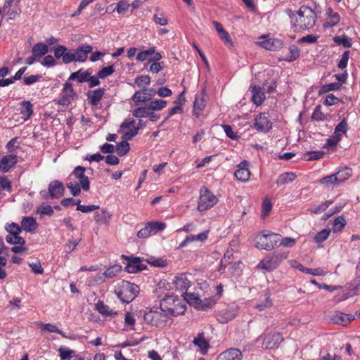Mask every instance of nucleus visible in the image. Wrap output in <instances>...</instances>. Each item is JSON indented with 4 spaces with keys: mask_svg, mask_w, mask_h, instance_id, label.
<instances>
[{
    "mask_svg": "<svg viewBox=\"0 0 360 360\" xmlns=\"http://www.w3.org/2000/svg\"><path fill=\"white\" fill-rule=\"evenodd\" d=\"M139 292L137 285L133 284L127 281H122L119 286L115 290L117 297L123 303H129L134 300Z\"/></svg>",
    "mask_w": 360,
    "mask_h": 360,
    "instance_id": "7ed1b4c3",
    "label": "nucleus"
},
{
    "mask_svg": "<svg viewBox=\"0 0 360 360\" xmlns=\"http://www.w3.org/2000/svg\"><path fill=\"white\" fill-rule=\"evenodd\" d=\"M347 130V122L345 119H343L335 129V136L338 139H341L342 135L346 134Z\"/></svg>",
    "mask_w": 360,
    "mask_h": 360,
    "instance_id": "58836bf2",
    "label": "nucleus"
},
{
    "mask_svg": "<svg viewBox=\"0 0 360 360\" xmlns=\"http://www.w3.org/2000/svg\"><path fill=\"white\" fill-rule=\"evenodd\" d=\"M76 96L72 84L70 82H65L62 90V96L58 99V103L61 105H69Z\"/></svg>",
    "mask_w": 360,
    "mask_h": 360,
    "instance_id": "9d476101",
    "label": "nucleus"
},
{
    "mask_svg": "<svg viewBox=\"0 0 360 360\" xmlns=\"http://www.w3.org/2000/svg\"><path fill=\"white\" fill-rule=\"evenodd\" d=\"M54 53V57L56 59L62 58L63 57L65 51H67V47L63 45H57L52 49Z\"/></svg>",
    "mask_w": 360,
    "mask_h": 360,
    "instance_id": "052dcab7",
    "label": "nucleus"
},
{
    "mask_svg": "<svg viewBox=\"0 0 360 360\" xmlns=\"http://www.w3.org/2000/svg\"><path fill=\"white\" fill-rule=\"evenodd\" d=\"M67 187L73 196H77L80 194L82 187L79 184L69 182L67 184Z\"/></svg>",
    "mask_w": 360,
    "mask_h": 360,
    "instance_id": "4d7b16f0",
    "label": "nucleus"
},
{
    "mask_svg": "<svg viewBox=\"0 0 360 360\" xmlns=\"http://www.w3.org/2000/svg\"><path fill=\"white\" fill-rule=\"evenodd\" d=\"M86 168L82 166L76 167L72 174L79 181V184L84 191H89L90 189V182L89 178L85 175Z\"/></svg>",
    "mask_w": 360,
    "mask_h": 360,
    "instance_id": "f8f14e48",
    "label": "nucleus"
},
{
    "mask_svg": "<svg viewBox=\"0 0 360 360\" xmlns=\"http://www.w3.org/2000/svg\"><path fill=\"white\" fill-rule=\"evenodd\" d=\"M93 47L89 44H82L76 49H74V55L76 58V61L84 62L88 56V54L91 53Z\"/></svg>",
    "mask_w": 360,
    "mask_h": 360,
    "instance_id": "a211bd4d",
    "label": "nucleus"
},
{
    "mask_svg": "<svg viewBox=\"0 0 360 360\" xmlns=\"http://www.w3.org/2000/svg\"><path fill=\"white\" fill-rule=\"evenodd\" d=\"M279 235L274 233H264L257 237V247L266 250H272L276 245Z\"/></svg>",
    "mask_w": 360,
    "mask_h": 360,
    "instance_id": "0eeeda50",
    "label": "nucleus"
},
{
    "mask_svg": "<svg viewBox=\"0 0 360 360\" xmlns=\"http://www.w3.org/2000/svg\"><path fill=\"white\" fill-rule=\"evenodd\" d=\"M49 195L51 199H58L64 195L65 187L58 180L51 181L49 186Z\"/></svg>",
    "mask_w": 360,
    "mask_h": 360,
    "instance_id": "ddd939ff",
    "label": "nucleus"
},
{
    "mask_svg": "<svg viewBox=\"0 0 360 360\" xmlns=\"http://www.w3.org/2000/svg\"><path fill=\"white\" fill-rule=\"evenodd\" d=\"M345 225H346V220H345L344 216L343 215L338 216L336 218H335V219L333 221L332 230L334 232H340L344 229Z\"/></svg>",
    "mask_w": 360,
    "mask_h": 360,
    "instance_id": "e433bc0d",
    "label": "nucleus"
},
{
    "mask_svg": "<svg viewBox=\"0 0 360 360\" xmlns=\"http://www.w3.org/2000/svg\"><path fill=\"white\" fill-rule=\"evenodd\" d=\"M129 144L126 141L120 142L116 146V152L119 156L126 155L129 152Z\"/></svg>",
    "mask_w": 360,
    "mask_h": 360,
    "instance_id": "09e8293b",
    "label": "nucleus"
},
{
    "mask_svg": "<svg viewBox=\"0 0 360 360\" xmlns=\"http://www.w3.org/2000/svg\"><path fill=\"white\" fill-rule=\"evenodd\" d=\"M319 184L324 185L327 188H333L335 186H338L337 179L333 174L326 176L319 180Z\"/></svg>",
    "mask_w": 360,
    "mask_h": 360,
    "instance_id": "c9c22d12",
    "label": "nucleus"
},
{
    "mask_svg": "<svg viewBox=\"0 0 360 360\" xmlns=\"http://www.w3.org/2000/svg\"><path fill=\"white\" fill-rule=\"evenodd\" d=\"M299 269L304 273L314 276H322L324 274V271L321 268L309 269L301 265Z\"/></svg>",
    "mask_w": 360,
    "mask_h": 360,
    "instance_id": "5fc2aeb1",
    "label": "nucleus"
},
{
    "mask_svg": "<svg viewBox=\"0 0 360 360\" xmlns=\"http://www.w3.org/2000/svg\"><path fill=\"white\" fill-rule=\"evenodd\" d=\"M248 162L246 160H243L241 162L238 166V169L234 173L236 178L243 182H245L249 180L250 177V172L248 168Z\"/></svg>",
    "mask_w": 360,
    "mask_h": 360,
    "instance_id": "f3484780",
    "label": "nucleus"
},
{
    "mask_svg": "<svg viewBox=\"0 0 360 360\" xmlns=\"http://www.w3.org/2000/svg\"><path fill=\"white\" fill-rule=\"evenodd\" d=\"M62 60L64 64H68L73 61L76 62V58L74 55V49L68 50L67 49V51H65Z\"/></svg>",
    "mask_w": 360,
    "mask_h": 360,
    "instance_id": "6e6d98bb",
    "label": "nucleus"
},
{
    "mask_svg": "<svg viewBox=\"0 0 360 360\" xmlns=\"http://www.w3.org/2000/svg\"><path fill=\"white\" fill-rule=\"evenodd\" d=\"M148 105L151 110H160L165 108L167 101L162 99H155L151 101Z\"/></svg>",
    "mask_w": 360,
    "mask_h": 360,
    "instance_id": "49530a36",
    "label": "nucleus"
},
{
    "mask_svg": "<svg viewBox=\"0 0 360 360\" xmlns=\"http://www.w3.org/2000/svg\"><path fill=\"white\" fill-rule=\"evenodd\" d=\"M330 229H324L319 231L314 238V242L321 243L326 240L330 233Z\"/></svg>",
    "mask_w": 360,
    "mask_h": 360,
    "instance_id": "37998d69",
    "label": "nucleus"
},
{
    "mask_svg": "<svg viewBox=\"0 0 360 360\" xmlns=\"http://www.w3.org/2000/svg\"><path fill=\"white\" fill-rule=\"evenodd\" d=\"M112 216V213L111 212L108 211L106 208H103L101 212H96L94 213V218L96 224L108 226L110 224Z\"/></svg>",
    "mask_w": 360,
    "mask_h": 360,
    "instance_id": "aec40b11",
    "label": "nucleus"
},
{
    "mask_svg": "<svg viewBox=\"0 0 360 360\" xmlns=\"http://www.w3.org/2000/svg\"><path fill=\"white\" fill-rule=\"evenodd\" d=\"M287 257L288 255L285 252H275L262 259L257 265V267L271 271L276 269Z\"/></svg>",
    "mask_w": 360,
    "mask_h": 360,
    "instance_id": "39448f33",
    "label": "nucleus"
},
{
    "mask_svg": "<svg viewBox=\"0 0 360 360\" xmlns=\"http://www.w3.org/2000/svg\"><path fill=\"white\" fill-rule=\"evenodd\" d=\"M311 118L316 121H323L326 119L325 115L321 111V107L318 105L314 110Z\"/></svg>",
    "mask_w": 360,
    "mask_h": 360,
    "instance_id": "bf43d9fd",
    "label": "nucleus"
},
{
    "mask_svg": "<svg viewBox=\"0 0 360 360\" xmlns=\"http://www.w3.org/2000/svg\"><path fill=\"white\" fill-rule=\"evenodd\" d=\"M297 177V175L292 172H285L281 174L276 181L278 186H282L292 182Z\"/></svg>",
    "mask_w": 360,
    "mask_h": 360,
    "instance_id": "72a5a7b5",
    "label": "nucleus"
},
{
    "mask_svg": "<svg viewBox=\"0 0 360 360\" xmlns=\"http://www.w3.org/2000/svg\"><path fill=\"white\" fill-rule=\"evenodd\" d=\"M261 46L269 51H277L282 48L283 41L279 39L271 38L259 42Z\"/></svg>",
    "mask_w": 360,
    "mask_h": 360,
    "instance_id": "5701e85b",
    "label": "nucleus"
},
{
    "mask_svg": "<svg viewBox=\"0 0 360 360\" xmlns=\"http://www.w3.org/2000/svg\"><path fill=\"white\" fill-rule=\"evenodd\" d=\"M300 49L296 45H291L289 47V53L283 59L288 62H292L300 56Z\"/></svg>",
    "mask_w": 360,
    "mask_h": 360,
    "instance_id": "4c0bfd02",
    "label": "nucleus"
},
{
    "mask_svg": "<svg viewBox=\"0 0 360 360\" xmlns=\"http://www.w3.org/2000/svg\"><path fill=\"white\" fill-rule=\"evenodd\" d=\"M115 72L114 65L102 68L98 72V77L100 79H105L109 75H111Z\"/></svg>",
    "mask_w": 360,
    "mask_h": 360,
    "instance_id": "603ef678",
    "label": "nucleus"
},
{
    "mask_svg": "<svg viewBox=\"0 0 360 360\" xmlns=\"http://www.w3.org/2000/svg\"><path fill=\"white\" fill-rule=\"evenodd\" d=\"M41 328L42 330H46L51 333H56L64 336L63 331L51 323H41Z\"/></svg>",
    "mask_w": 360,
    "mask_h": 360,
    "instance_id": "13d9d810",
    "label": "nucleus"
},
{
    "mask_svg": "<svg viewBox=\"0 0 360 360\" xmlns=\"http://www.w3.org/2000/svg\"><path fill=\"white\" fill-rule=\"evenodd\" d=\"M105 91V89L104 88H99L94 91H89L86 94L89 103L92 106H97L102 99Z\"/></svg>",
    "mask_w": 360,
    "mask_h": 360,
    "instance_id": "4be33fe9",
    "label": "nucleus"
},
{
    "mask_svg": "<svg viewBox=\"0 0 360 360\" xmlns=\"http://www.w3.org/2000/svg\"><path fill=\"white\" fill-rule=\"evenodd\" d=\"M1 190H6L7 191H11L12 190L11 183L6 176H0V191Z\"/></svg>",
    "mask_w": 360,
    "mask_h": 360,
    "instance_id": "680f3d73",
    "label": "nucleus"
},
{
    "mask_svg": "<svg viewBox=\"0 0 360 360\" xmlns=\"http://www.w3.org/2000/svg\"><path fill=\"white\" fill-rule=\"evenodd\" d=\"M341 87V84L340 83H337V82H333V83H330L328 84H325V85H323L319 91V95H322V94H326L330 91H336V90H339Z\"/></svg>",
    "mask_w": 360,
    "mask_h": 360,
    "instance_id": "a19ab883",
    "label": "nucleus"
},
{
    "mask_svg": "<svg viewBox=\"0 0 360 360\" xmlns=\"http://www.w3.org/2000/svg\"><path fill=\"white\" fill-rule=\"evenodd\" d=\"M254 127L257 131L267 133L272 128V123L265 115V113H259L255 119Z\"/></svg>",
    "mask_w": 360,
    "mask_h": 360,
    "instance_id": "9b49d317",
    "label": "nucleus"
},
{
    "mask_svg": "<svg viewBox=\"0 0 360 360\" xmlns=\"http://www.w3.org/2000/svg\"><path fill=\"white\" fill-rule=\"evenodd\" d=\"M317 15L315 11L307 6H300L297 12L295 20L292 26L299 30H308L314 27L316 21Z\"/></svg>",
    "mask_w": 360,
    "mask_h": 360,
    "instance_id": "f257e3e1",
    "label": "nucleus"
},
{
    "mask_svg": "<svg viewBox=\"0 0 360 360\" xmlns=\"http://www.w3.org/2000/svg\"><path fill=\"white\" fill-rule=\"evenodd\" d=\"M155 52V46L150 47L148 50L141 51L136 56V60L139 61H144L148 58L149 56H152Z\"/></svg>",
    "mask_w": 360,
    "mask_h": 360,
    "instance_id": "864d4df0",
    "label": "nucleus"
},
{
    "mask_svg": "<svg viewBox=\"0 0 360 360\" xmlns=\"http://www.w3.org/2000/svg\"><path fill=\"white\" fill-rule=\"evenodd\" d=\"M89 76V72L88 71H83L82 69H80L75 72H72L68 80L70 81H77L78 83H84L87 81V77Z\"/></svg>",
    "mask_w": 360,
    "mask_h": 360,
    "instance_id": "c756f323",
    "label": "nucleus"
},
{
    "mask_svg": "<svg viewBox=\"0 0 360 360\" xmlns=\"http://www.w3.org/2000/svg\"><path fill=\"white\" fill-rule=\"evenodd\" d=\"M49 52L48 46L43 43L39 42L35 44L32 48V53L38 59L45 56Z\"/></svg>",
    "mask_w": 360,
    "mask_h": 360,
    "instance_id": "c85d7f7f",
    "label": "nucleus"
},
{
    "mask_svg": "<svg viewBox=\"0 0 360 360\" xmlns=\"http://www.w3.org/2000/svg\"><path fill=\"white\" fill-rule=\"evenodd\" d=\"M218 202V198L207 188L202 187L200 190V197L198 202V210L200 212L206 211L213 207Z\"/></svg>",
    "mask_w": 360,
    "mask_h": 360,
    "instance_id": "423d86ee",
    "label": "nucleus"
},
{
    "mask_svg": "<svg viewBox=\"0 0 360 360\" xmlns=\"http://www.w3.org/2000/svg\"><path fill=\"white\" fill-rule=\"evenodd\" d=\"M333 200H326V202L316 207L314 210H311V212L315 214H320L325 211L330 205L333 204Z\"/></svg>",
    "mask_w": 360,
    "mask_h": 360,
    "instance_id": "e2e57ef3",
    "label": "nucleus"
},
{
    "mask_svg": "<svg viewBox=\"0 0 360 360\" xmlns=\"http://www.w3.org/2000/svg\"><path fill=\"white\" fill-rule=\"evenodd\" d=\"M242 352L236 348H231L221 353L217 360H241Z\"/></svg>",
    "mask_w": 360,
    "mask_h": 360,
    "instance_id": "412c9836",
    "label": "nucleus"
},
{
    "mask_svg": "<svg viewBox=\"0 0 360 360\" xmlns=\"http://www.w3.org/2000/svg\"><path fill=\"white\" fill-rule=\"evenodd\" d=\"M150 110H151L149 109L148 105L147 104L144 107L136 108L134 110H133L132 115L138 118L148 117V116L150 115Z\"/></svg>",
    "mask_w": 360,
    "mask_h": 360,
    "instance_id": "a18cd8bd",
    "label": "nucleus"
},
{
    "mask_svg": "<svg viewBox=\"0 0 360 360\" xmlns=\"http://www.w3.org/2000/svg\"><path fill=\"white\" fill-rule=\"evenodd\" d=\"M272 209V204L268 198H265L262 204V218H266Z\"/></svg>",
    "mask_w": 360,
    "mask_h": 360,
    "instance_id": "de8ad7c7",
    "label": "nucleus"
},
{
    "mask_svg": "<svg viewBox=\"0 0 360 360\" xmlns=\"http://www.w3.org/2000/svg\"><path fill=\"white\" fill-rule=\"evenodd\" d=\"M174 283L176 289L181 291L186 290L191 285L190 281L187 278L186 276L183 274L175 278Z\"/></svg>",
    "mask_w": 360,
    "mask_h": 360,
    "instance_id": "cd10ccee",
    "label": "nucleus"
},
{
    "mask_svg": "<svg viewBox=\"0 0 360 360\" xmlns=\"http://www.w3.org/2000/svg\"><path fill=\"white\" fill-rule=\"evenodd\" d=\"M130 4L127 0L120 1L113 11H116L119 14H124L129 9Z\"/></svg>",
    "mask_w": 360,
    "mask_h": 360,
    "instance_id": "8fccbe9b",
    "label": "nucleus"
},
{
    "mask_svg": "<svg viewBox=\"0 0 360 360\" xmlns=\"http://www.w3.org/2000/svg\"><path fill=\"white\" fill-rule=\"evenodd\" d=\"M205 103L203 98H198L196 97L195 101L193 104V114L196 117H199L201 112L205 109Z\"/></svg>",
    "mask_w": 360,
    "mask_h": 360,
    "instance_id": "ea45409f",
    "label": "nucleus"
},
{
    "mask_svg": "<svg viewBox=\"0 0 360 360\" xmlns=\"http://www.w3.org/2000/svg\"><path fill=\"white\" fill-rule=\"evenodd\" d=\"M153 20L160 25H166L168 23L167 18L163 13H155L153 15Z\"/></svg>",
    "mask_w": 360,
    "mask_h": 360,
    "instance_id": "338daca9",
    "label": "nucleus"
},
{
    "mask_svg": "<svg viewBox=\"0 0 360 360\" xmlns=\"http://www.w3.org/2000/svg\"><path fill=\"white\" fill-rule=\"evenodd\" d=\"M283 341V338L280 333H271L263 338L262 346L268 349H272L278 347Z\"/></svg>",
    "mask_w": 360,
    "mask_h": 360,
    "instance_id": "1a4fd4ad",
    "label": "nucleus"
},
{
    "mask_svg": "<svg viewBox=\"0 0 360 360\" xmlns=\"http://www.w3.org/2000/svg\"><path fill=\"white\" fill-rule=\"evenodd\" d=\"M21 229L29 233H33L37 228L36 219L32 217H25L21 221Z\"/></svg>",
    "mask_w": 360,
    "mask_h": 360,
    "instance_id": "bb28decb",
    "label": "nucleus"
},
{
    "mask_svg": "<svg viewBox=\"0 0 360 360\" xmlns=\"http://www.w3.org/2000/svg\"><path fill=\"white\" fill-rule=\"evenodd\" d=\"M59 353L62 360H72L71 358L74 359L77 356L75 354V351L65 347H60Z\"/></svg>",
    "mask_w": 360,
    "mask_h": 360,
    "instance_id": "79ce46f5",
    "label": "nucleus"
},
{
    "mask_svg": "<svg viewBox=\"0 0 360 360\" xmlns=\"http://www.w3.org/2000/svg\"><path fill=\"white\" fill-rule=\"evenodd\" d=\"M252 101L257 106L262 105L265 100V94L258 85L252 86Z\"/></svg>",
    "mask_w": 360,
    "mask_h": 360,
    "instance_id": "b1692460",
    "label": "nucleus"
},
{
    "mask_svg": "<svg viewBox=\"0 0 360 360\" xmlns=\"http://www.w3.org/2000/svg\"><path fill=\"white\" fill-rule=\"evenodd\" d=\"M326 16L327 17V20L323 24L325 28L333 27L337 25L340 21V17L338 13L334 11L330 7L326 10Z\"/></svg>",
    "mask_w": 360,
    "mask_h": 360,
    "instance_id": "6ab92c4d",
    "label": "nucleus"
},
{
    "mask_svg": "<svg viewBox=\"0 0 360 360\" xmlns=\"http://www.w3.org/2000/svg\"><path fill=\"white\" fill-rule=\"evenodd\" d=\"M140 314H143L144 321L151 325L156 327L165 326L169 317L165 313L156 309H150L147 311H140Z\"/></svg>",
    "mask_w": 360,
    "mask_h": 360,
    "instance_id": "20e7f679",
    "label": "nucleus"
},
{
    "mask_svg": "<svg viewBox=\"0 0 360 360\" xmlns=\"http://www.w3.org/2000/svg\"><path fill=\"white\" fill-rule=\"evenodd\" d=\"M160 308L162 311L168 316H177L183 314L186 305L183 300L174 295H167L160 302Z\"/></svg>",
    "mask_w": 360,
    "mask_h": 360,
    "instance_id": "f03ea898",
    "label": "nucleus"
},
{
    "mask_svg": "<svg viewBox=\"0 0 360 360\" xmlns=\"http://www.w3.org/2000/svg\"><path fill=\"white\" fill-rule=\"evenodd\" d=\"M156 94V91L152 88L144 89L136 91L132 96V101L135 103L146 102L150 100Z\"/></svg>",
    "mask_w": 360,
    "mask_h": 360,
    "instance_id": "2eb2a0df",
    "label": "nucleus"
},
{
    "mask_svg": "<svg viewBox=\"0 0 360 360\" xmlns=\"http://www.w3.org/2000/svg\"><path fill=\"white\" fill-rule=\"evenodd\" d=\"M11 226L15 228V232H11V234H8L6 237V242L13 245H25V240L19 236L22 231V229L19 226L18 224L14 222L11 224Z\"/></svg>",
    "mask_w": 360,
    "mask_h": 360,
    "instance_id": "4468645a",
    "label": "nucleus"
},
{
    "mask_svg": "<svg viewBox=\"0 0 360 360\" xmlns=\"http://www.w3.org/2000/svg\"><path fill=\"white\" fill-rule=\"evenodd\" d=\"M354 319V316L352 314H347L340 311H337L333 316L332 320L334 323L341 324L342 326H347L352 320Z\"/></svg>",
    "mask_w": 360,
    "mask_h": 360,
    "instance_id": "393cba45",
    "label": "nucleus"
},
{
    "mask_svg": "<svg viewBox=\"0 0 360 360\" xmlns=\"http://www.w3.org/2000/svg\"><path fill=\"white\" fill-rule=\"evenodd\" d=\"M33 112V105L28 101H23L21 103L20 113L24 120H27Z\"/></svg>",
    "mask_w": 360,
    "mask_h": 360,
    "instance_id": "7c9ffc66",
    "label": "nucleus"
},
{
    "mask_svg": "<svg viewBox=\"0 0 360 360\" xmlns=\"http://www.w3.org/2000/svg\"><path fill=\"white\" fill-rule=\"evenodd\" d=\"M349 58V51H345L343 52L341 59L338 63V68L340 69H344L347 67L348 60Z\"/></svg>",
    "mask_w": 360,
    "mask_h": 360,
    "instance_id": "69168bd1",
    "label": "nucleus"
},
{
    "mask_svg": "<svg viewBox=\"0 0 360 360\" xmlns=\"http://www.w3.org/2000/svg\"><path fill=\"white\" fill-rule=\"evenodd\" d=\"M333 41L337 45H342L345 48H349L352 46V39L346 35L335 36L333 38Z\"/></svg>",
    "mask_w": 360,
    "mask_h": 360,
    "instance_id": "c03bdc74",
    "label": "nucleus"
},
{
    "mask_svg": "<svg viewBox=\"0 0 360 360\" xmlns=\"http://www.w3.org/2000/svg\"><path fill=\"white\" fill-rule=\"evenodd\" d=\"M340 101H341L340 98L330 94L326 96L325 101H323V104L327 106H332L337 104Z\"/></svg>",
    "mask_w": 360,
    "mask_h": 360,
    "instance_id": "0e129e2a",
    "label": "nucleus"
},
{
    "mask_svg": "<svg viewBox=\"0 0 360 360\" xmlns=\"http://www.w3.org/2000/svg\"><path fill=\"white\" fill-rule=\"evenodd\" d=\"M193 343L194 345L198 347L204 353L207 352V350L210 347L203 333H199L198 336L194 338Z\"/></svg>",
    "mask_w": 360,
    "mask_h": 360,
    "instance_id": "2f4dec72",
    "label": "nucleus"
},
{
    "mask_svg": "<svg viewBox=\"0 0 360 360\" xmlns=\"http://www.w3.org/2000/svg\"><path fill=\"white\" fill-rule=\"evenodd\" d=\"M121 271V266L120 264H115L108 268L104 272L106 278H112L115 276Z\"/></svg>",
    "mask_w": 360,
    "mask_h": 360,
    "instance_id": "3c124183",
    "label": "nucleus"
},
{
    "mask_svg": "<svg viewBox=\"0 0 360 360\" xmlns=\"http://www.w3.org/2000/svg\"><path fill=\"white\" fill-rule=\"evenodd\" d=\"M146 262L153 266L162 267L166 265V261L160 258L155 259L150 257L146 259Z\"/></svg>",
    "mask_w": 360,
    "mask_h": 360,
    "instance_id": "774afa93",
    "label": "nucleus"
},
{
    "mask_svg": "<svg viewBox=\"0 0 360 360\" xmlns=\"http://www.w3.org/2000/svg\"><path fill=\"white\" fill-rule=\"evenodd\" d=\"M128 261L125 270L130 274H136L146 269V265L141 263V259L139 257H128L122 255Z\"/></svg>",
    "mask_w": 360,
    "mask_h": 360,
    "instance_id": "6e6552de",
    "label": "nucleus"
},
{
    "mask_svg": "<svg viewBox=\"0 0 360 360\" xmlns=\"http://www.w3.org/2000/svg\"><path fill=\"white\" fill-rule=\"evenodd\" d=\"M18 162V156L10 154L4 155L0 160V171L3 173L8 172Z\"/></svg>",
    "mask_w": 360,
    "mask_h": 360,
    "instance_id": "dca6fc26",
    "label": "nucleus"
},
{
    "mask_svg": "<svg viewBox=\"0 0 360 360\" xmlns=\"http://www.w3.org/2000/svg\"><path fill=\"white\" fill-rule=\"evenodd\" d=\"M185 300L189 304L195 305L199 309H205L210 307V304H202L199 295L195 293H186Z\"/></svg>",
    "mask_w": 360,
    "mask_h": 360,
    "instance_id": "a878e982",
    "label": "nucleus"
},
{
    "mask_svg": "<svg viewBox=\"0 0 360 360\" xmlns=\"http://www.w3.org/2000/svg\"><path fill=\"white\" fill-rule=\"evenodd\" d=\"M96 310L102 315L106 316H112L117 314L116 311H113L109 306L105 304L103 302L98 301L96 304Z\"/></svg>",
    "mask_w": 360,
    "mask_h": 360,
    "instance_id": "f704fd0d",
    "label": "nucleus"
},
{
    "mask_svg": "<svg viewBox=\"0 0 360 360\" xmlns=\"http://www.w3.org/2000/svg\"><path fill=\"white\" fill-rule=\"evenodd\" d=\"M352 169L349 167H345L344 169H340L338 172L333 174V175L335 176V178L337 179V182L338 184H340L348 179V178L352 176Z\"/></svg>",
    "mask_w": 360,
    "mask_h": 360,
    "instance_id": "473e14b6",
    "label": "nucleus"
}]
</instances>
